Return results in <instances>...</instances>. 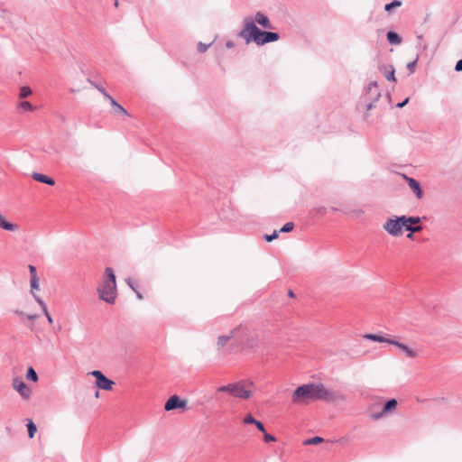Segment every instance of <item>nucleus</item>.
<instances>
[{
	"label": "nucleus",
	"mask_w": 462,
	"mask_h": 462,
	"mask_svg": "<svg viewBox=\"0 0 462 462\" xmlns=\"http://www.w3.org/2000/svg\"><path fill=\"white\" fill-rule=\"evenodd\" d=\"M331 402L335 400V393L328 390L323 383H306L298 386L291 395V402L297 405H308L315 401Z\"/></svg>",
	"instance_id": "obj_1"
},
{
	"label": "nucleus",
	"mask_w": 462,
	"mask_h": 462,
	"mask_svg": "<svg viewBox=\"0 0 462 462\" xmlns=\"http://www.w3.org/2000/svg\"><path fill=\"white\" fill-rule=\"evenodd\" d=\"M237 35L247 44L254 42L258 46L277 42L281 37L278 32L261 30L250 17H245L243 20V28Z\"/></svg>",
	"instance_id": "obj_2"
},
{
	"label": "nucleus",
	"mask_w": 462,
	"mask_h": 462,
	"mask_svg": "<svg viewBox=\"0 0 462 462\" xmlns=\"http://www.w3.org/2000/svg\"><path fill=\"white\" fill-rule=\"evenodd\" d=\"M245 383L244 381H240L236 383L220 386L217 388V392L227 393L236 398L248 399L252 393L249 390H245Z\"/></svg>",
	"instance_id": "obj_3"
},
{
	"label": "nucleus",
	"mask_w": 462,
	"mask_h": 462,
	"mask_svg": "<svg viewBox=\"0 0 462 462\" xmlns=\"http://www.w3.org/2000/svg\"><path fill=\"white\" fill-rule=\"evenodd\" d=\"M404 226L402 216H394L388 218L383 227L389 235L397 237L402 235Z\"/></svg>",
	"instance_id": "obj_4"
},
{
	"label": "nucleus",
	"mask_w": 462,
	"mask_h": 462,
	"mask_svg": "<svg viewBox=\"0 0 462 462\" xmlns=\"http://www.w3.org/2000/svg\"><path fill=\"white\" fill-rule=\"evenodd\" d=\"M99 298L109 304H114L116 298V284L103 283L97 289Z\"/></svg>",
	"instance_id": "obj_5"
},
{
	"label": "nucleus",
	"mask_w": 462,
	"mask_h": 462,
	"mask_svg": "<svg viewBox=\"0 0 462 462\" xmlns=\"http://www.w3.org/2000/svg\"><path fill=\"white\" fill-rule=\"evenodd\" d=\"M240 332L245 333V330L241 328H236L230 331L229 335H223L217 337V346L218 348L224 347L229 340H233L232 345L236 344V346H241L242 339L238 337Z\"/></svg>",
	"instance_id": "obj_6"
},
{
	"label": "nucleus",
	"mask_w": 462,
	"mask_h": 462,
	"mask_svg": "<svg viewBox=\"0 0 462 462\" xmlns=\"http://www.w3.org/2000/svg\"><path fill=\"white\" fill-rule=\"evenodd\" d=\"M90 374L96 378V385L98 389L110 391L115 384L114 381L107 378L101 371L94 370Z\"/></svg>",
	"instance_id": "obj_7"
},
{
	"label": "nucleus",
	"mask_w": 462,
	"mask_h": 462,
	"mask_svg": "<svg viewBox=\"0 0 462 462\" xmlns=\"http://www.w3.org/2000/svg\"><path fill=\"white\" fill-rule=\"evenodd\" d=\"M398 402L396 399H390L386 401L379 412L371 413L370 417L374 420H377L386 416L388 413H391L397 407Z\"/></svg>",
	"instance_id": "obj_8"
},
{
	"label": "nucleus",
	"mask_w": 462,
	"mask_h": 462,
	"mask_svg": "<svg viewBox=\"0 0 462 462\" xmlns=\"http://www.w3.org/2000/svg\"><path fill=\"white\" fill-rule=\"evenodd\" d=\"M12 385L14 389L19 393L23 399H30L32 390L22 379H20L19 377L14 378Z\"/></svg>",
	"instance_id": "obj_9"
},
{
	"label": "nucleus",
	"mask_w": 462,
	"mask_h": 462,
	"mask_svg": "<svg viewBox=\"0 0 462 462\" xmlns=\"http://www.w3.org/2000/svg\"><path fill=\"white\" fill-rule=\"evenodd\" d=\"M187 406V401L184 399H180L178 395H171L164 404V410L167 411L177 410V409H185Z\"/></svg>",
	"instance_id": "obj_10"
},
{
	"label": "nucleus",
	"mask_w": 462,
	"mask_h": 462,
	"mask_svg": "<svg viewBox=\"0 0 462 462\" xmlns=\"http://www.w3.org/2000/svg\"><path fill=\"white\" fill-rule=\"evenodd\" d=\"M405 180L407 181V184L409 185L410 189L412 190V192L415 194L417 199H422L423 197V190L421 189V186L420 182L415 180L414 178L408 177L407 175H402Z\"/></svg>",
	"instance_id": "obj_11"
},
{
	"label": "nucleus",
	"mask_w": 462,
	"mask_h": 462,
	"mask_svg": "<svg viewBox=\"0 0 462 462\" xmlns=\"http://www.w3.org/2000/svg\"><path fill=\"white\" fill-rule=\"evenodd\" d=\"M378 69L383 74L387 80L391 82H396L395 69L392 64L379 65Z\"/></svg>",
	"instance_id": "obj_12"
},
{
	"label": "nucleus",
	"mask_w": 462,
	"mask_h": 462,
	"mask_svg": "<svg viewBox=\"0 0 462 462\" xmlns=\"http://www.w3.org/2000/svg\"><path fill=\"white\" fill-rule=\"evenodd\" d=\"M254 22L255 24L258 23L264 29H273V24L271 23L270 19L262 12H257L255 14Z\"/></svg>",
	"instance_id": "obj_13"
},
{
	"label": "nucleus",
	"mask_w": 462,
	"mask_h": 462,
	"mask_svg": "<svg viewBox=\"0 0 462 462\" xmlns=\"http://www.w3.org/2000/svg\"><path fill=\"white\" fill-rule=\"evenodd\" d=\"M391 345L396 346L401 351H402L408 357L413 358L417 356V352L410 348L407 345L401 343L395 339L391 342Z\"/></svg>",
	"instance_id": "obj_14"
},
{
	"label": "nucleus",
	"mask_w": 462,
	"mask_h": 462,
	"mask_svg": "<svg viewBox=\"0 0 462 462\" xmlns=\"http://www.w3.org/2000/svg\"><path fill=\"white\" fill-rule=\"evenodd\" d=\"M32 178L38 182L44 183L50 186H53L55 184V180L51 177L44 175L39 172H32Z\"/></svg>",
	"instance_id": "obj_15"
},
{
	"label": "nucleus",
	"mask_w": 462,
	"mask_h": 462,
	"mask_svg": "<svg viewBox=\"0 0 462 462\" xmlns=\"http://www.w3.org/2000/svg\"><path fill=\"white\" fill-rule=\"evenodd\" d=\"M33 298L34 300H36V302L40 305L44 316L46 317L48 322L50 324H52L53 323V319L51 317V315L50 314L49 310H48V308H47V305L46 303L42 300V299L37 295V294H33Z\"/></svg>",
	"instance_id": "obj_16"
},
{
	"label": "nucleus",
	"mask_w": 462,
	"mask_h": 462,
	"mask_svg": "<svg viewBox=\"0 0 462 462\" xmlns=\"http://www.w3.org/2000/svg\"><path fill=\"white\" fill-rule=\"evenodd\" d=\"M244 329L245 330V333L240 332V334H238V337L242 339L243 342L241 345H245L248 348H254L256 346V340L254 337H248L247 330L245 328Z\"/></svg>",
	"instance_id": "obj_17"
},
{
	"label": "nucleus",
	"mask_w": 462,
	"mask_h": 462,
	"mask_svg": "<svg viewBox=\"0 0 462 462\" xmlns=\"http://www.w3.org/2000/svg\"><path fill=\"white\" fill-rule=\"evenodd\" d=\"M364 337L366 338V339L374 341V342L388 343V344H391V342H393V340L391 337L381 336V335H377V334H372V333L365 334L364 336Z\"/></svg>",
	"instance_id": "obj_18"
},
{
	"label": "nucleus",
	"mask_w": 462,
	"mask_h": 462,
	"mask_svg": "<svg viewBox=\"0 0 462 462\" xmlns=\"http://www.w3.org/2000/svg\"><path fill=\"white\" fill-rule=\"evenodd\" d=\"M387 42L392 45H399L402 43V37L394 31H389L386 34Z\"/></svg>",
	"instance_id": "obj_19"
},
{
	"label": "nucleus",
	"mask_w": 462,
	"mask_h": 462,
	"mask_svg": "<svg viewBox=\"0 0 462 462\" xmlns=\"http://www.w3.org/2000/svg\"><path fill=\"white\" fill-rule=\"evenodd\" d=\"M0 227L6 231H15L18 229V226L16 224L7 221L6 218L1 214H0Z\"/></svg>",
	"instance_id": "obj_20"
},
{
	"label": "nucleus",
	"mask_w": 462,
	"mask_h": 462,
	"mask_svg": "<svg viewBox=\"0 0 462 462\" xmlns=\"http://www.w3.org/2000/svg\"><path fill=\"white\" fill-rule=\"evenodd\" d=\"M107 100H109L116 114H120V115H125V116H130L129 113L125 110V108L124 106H122L119 103H117L112 97H111V98H108Z\"/></svg>",
	"instance_id": "obj_21"
},
{
	"label": "nucleus",
	"mask_w": 462,
	"mask_h": 462,
	"mask_svg": "<svg viewBox=\"0 0 462 462\" xmlns=\"http://www.w3.org/2000/svg\"><path fill=\"white\" fill-rule=\"evenodd\" d=\"M103 283L116 284V275L111 267H106L105 269V279H104Z\"/></svg>",
	"instance_id": "obj_22"
},
{
	"label": "nucleus",
	"mask_w": 462,
	"mask_h": 462,
	"mask_svg": "<svg viewBox=\"0 0 462 462\" xmlns=\"http://www.w3.org/2000/svg\"><path fill=\"white\" fill-rule=\"evenodd\" d=\"M402 221L404 223V225H417V224H420V222L421 221V217H414V216H405V215H402Z\"/></svg>",
	"instance_id": "obj_23"
},
{
	"label": "nucleus",
	"mask_w": 462,
	"mask_h": 462,
	"mask_svg": "<svg viewBox=\"0 0 462 462\" xmlns=\"http://www.w3.org/2000/svg\"><path fill=\"white\" fill-rule=\"evenodd\" d=\"M402 2L401 0H393L389 4L384 5V11L387 13H391L393 9L402 6Z\"/></svg>",
	"instance_id": "obj_24"
},
{
	"label": "nucleus",
	"mask_w": 462,
	"mask_h": 462,
	"mask_svg": "<svg viewBox=\"0 0 462 462\" xmlns=\"http://www.w3.org/2000/svg\"><path fill=\"white\" fill-rule=\"evenodd\" d=\"M324 442V439L319 436H315L313 438L307 439L303 441V445L310 446V445H318Z\"/></svg>",
	"instance_id": "obj_25"
},
{
	"label": "nucleus",
	"mask_w": 462,
	"mask_h": 462,
	"mask_svg": "<svg viewBox=\"0 0 462 462\" xmlns=\"http://www.w3.org/2000/svg\"><path fill=\"white\" fill-rule=\"evenodd\" d=\"M88 81L95 88H97L102 95L105 97V98L108 99L111 98V96L109 93L100 85L96 83L95 81L91 80L90 79H88Z\"/></svg>",
	"instance_id": "obj_26"
},
{
	"label": "nucleus",
	"mask_w": 462,
	"mask_h": 462,
	"mask_svg": "<svg viewBox=\"0 0 462 462\" xmlns=\"http://www.w3.org/2000/svg\"><path fill=\"white\" fill-rule=\"evenodd\" d=\"M26 427L29 438L32 439L37 431V427L35 423L32 420H29L26 424Z\"/></svg>",
	"instance_id": "obj_27"
},
{
	"label": "nucleus",
	"mask_w": 462,
	"mask_h": 462,
	"mask_svg": "<svg viewBox=\"0 0 462 462\" xmlns=\"http://www.w3.org/2000/svg\"><path fill=\"white\" fill-rule=\"evenodd\" d=\"M38 374L32 366H29L26 372V379L32 382L38 381Z\"/></svg>",
	"instance_id": "obj_28"
},
{
	"label": "nucleus",
	"mask_w": 462,
	"mask_h": 462,
	"mask_svg": "<svg viewBox=\"0 0 462 462\" xmlns=\"http://www.w3.org/2000/svg\"><path fill=\"white\" fill-rule=\"evenodd\" d=\"M380 97H381V93L379 91H375L373 100H371L370 102H368L366 104V110L369 111V110L374 108L375 103L379 100Z\"/></svg>",
	"instance_id": "obj_29"
},
{
	"label": "nucleus",
	"mask_w": 462,
	"mask_h": 462,
	"mask_svg": "<svg viewBox=\"0 0 462 462\" xmlns=\"http://www.w3.org/2000/svg\"><path fill=\"white\" fill-rule=\"evenodd\" d=\"M419 59H420V56H419V54H417L416 58L412 61H411L407 64L406 68L409 70V75H411L415 72Z\"/></svg>",
	"instance_id": "obj_30"
},
{
	"label": "nucleus",
	"mask_w": 462,
	"mask_h": 462,
	"mask_svg": "<svg viewBox=\"0 0 462 462\" xmlns=\"http://www.w3.org/2000/svg\"><path fill=\"white\" fill-rule=\"evenodd\" d=\"M404 229L411 233H418L423 229V226L420 224L417 225H405Z\"/></svg>",
	"instance_id": "obj_31"
},
{
	"label": "nucleus",
	"mask_w": 462,
	"mask_h": 462,
	"mask_svg": "<svg viewBox=\"0 0 462 462\" xmlns=\"http://www.w3.org/2000/svg\"><path fill=\"white\" fill-rule=\"evenodd\" d=\"M32 94V89L28 86H23L20 88L19 97L20 98H25Z\"/></svg>",
	"instance_id": "obj_32"
},
{
	"label": "nucleus",
	"mask_w": 462,
	"mask_h": 462,
	"mask_svg": "<svg viewBox=\"0 0 462 462\" xmlns=\"http://www.w3.org/2000/svg\"><path fill=\"white\" fill-rule=\"evenodd\" d=\"M294 228V223L293 222H287L285 223L282 227L280 229L279 232L281 233H288L292 231Z\"/></svg>",
	"instance_id": "obj_33"
},
{
	"label": "nucleus",
	"mask_w": 462,
	"mask_h": 462,
	"mask_svg": "<svg viewBox=\"0 0 462 462\" xmlns=\"http://www.w3.org/2000/svg\"><path fill=\"white\" fill-rule=\"evenodd\" d=\"M19 106L24 111H32L34 109V106L29 101H22Z\"/></svg>",
	"instance_id": "obj_34"
},
{
	"label": "nucleus",
	"mask_w": 462,
	"mask_h": 462,
	"mask_svg": "<svg viewBox=\"0 0 462 462\" xmlns=\"http://www.w3.org/2000/svg\"><path fill=\"white\" fill-rule=\"evenodd\" d=\"M211 44L212 43L206 44V43L199 42L198 43L197 50L199 53H203L211 46Z\"/></svg>",
	"instance_id": "obj_35"
},
{
	"label": "nucleus",
	"mask_w": 462,
	"mask_h": 462,
	"mask_svg": "<svg viewBox=\"0 0 462 462\" xmlns=\"http://www.w3.org/2000/svg\"><path fill=\"white\" fill-rule=\"evenodd\" d=\"M30 283H31V291H32V294H35L33 292V290H39V279L38 278H33V279H30Z\"/></svg>",
	"instance_id": "obj_36"
},
{
	"label": "nucleus",
	"mask_w": 462,
	"mask_h": 462,
	"mask_svg": "<svg viewBox=\"0 0 462 462\" xmlns=\"http://www.w3.org/2000/svg\"><path fill=\"white\" fill-rule=\"evenodd\" d=\"M263 433V441L264 442L270 443V442L276 441V438L273 435L267 433L266 430Z\"/></svg>",
	"instance_id": "obj_37"
},
{
	"label": "nucleus",
	"mask_w": 462,
	"mask_h": 462,
	"mask_svg": "<svg viewBox=\"0 0 462 462\" xmlns=\"http://www.w3.org/2000/svg\"><path fill=\"white\" fill-rule=\"evenodd\" d=\"M378 87V84H377V81H371L367 87L365 88L364 89V94L365 95H367L368 93H370L372 91V88H377Z\"/></svg>",
	"instance_id": "obj_38"
},
{
	"label": "nucleus",
	"mask_w": 462,
	"mask_h": 462,
	"mask_svg": "<svg viewBox=\"0 0 462 462\" xmlns=\"http://www.w3.org/2000/svg\"><path fill=\"white\" fill-rule=\"evenodd\" d=\"M278 231L274 230L271 235H264L263 238L266 242H272L278 237Z\"/></svg>",
	"instance_id": "obj_39"
},
{
	"label": "nucleus",
	"mask_w": 462,
	"mask_h": 462,
	"mask_svg": "<svg viewBox=\"0 0 462 462\" xmlns=\"http://www.w3.org/2000/svg\"><path fill=\"white\" fill-rule=\"evenodd\" d=\"M313 210L316 212L317 215L321 216V217L326 215V213H327V208L323 206L316 207L313 208Z\"/></svg>",
	"instance_id": "obj_40"
},
{
	"label": "nucleus",
	"mask_w": 462,
	"mask_h": 462,
	"mask_svg": "<svg viewBox=\"0 0 462 462\" xmlns=\"http://www.w3.org/2000/svg\"><path fill=\"white\" fill-rule=\"evenodd\" d=\"M256 420H255L254 416L250 413L244 418V423L245 424H254Z\"/></svg>",
	"instance_id": "obj_41"
},
{
	"label": "nucleus",
	"mask_w": 462,
	"mask_h": 462,
	"mask_svg": "<svg viewBox=\"0 0 462 462\" xmlns=\"http://www.w3.org/2000/svg\"><path fill=\"white\" fill-rule=\"evenodd\" d=\"M28 269H29V272H30V279L38 278L37 277V273H36V268H35L34 265L30 264L28 266Z\"/></svg>",
	"instance_id": "obj_42"
},
{
	"label": "nucleus",
	"mask_w": 462,
	"mask_h": 462,
	"mask_svg": "<svg viewBox=\"0 0 462 462\" xmlns=\"http://www.w3.org/2000/svg\"><path fill=\"white\" fill-rule=\"evenodd\" d=\"M254 425L257 428V430H260L261 432H264L265 431L264 425H263V423L262 421L256 420L254 422Z\"/></svg>",
	"instance_id": "obj_43"
},
{
	"label": "nucleus",
	"mask_w": 462,
	"mask_h": 462,
	"mask_svg": "<svg viewBox=\"0 0 462 462\" xmlns=\"http://www.w3.org/2000/svg\"><path fill=\"white\" fill-rule=\"evenodd\" d=\"M409 100H410V98H409V97H406L403 101L399 102V103L396 105V106H397L398 108H402V107H404V106L409 103Z\"/></svg>",
	"instance_id": "obj_44"
},
{
	"label": "nucleus",
	"mask_w": 462,
	"mask_h": 462,
	"mask_svg": "<svg viewBox=\"0 0 462 462\" xmlns=\"http://www.w3.org/2000/svg\"><path fill=\"white\" fill-rule=\"evenodd\" d=\"M455 70L457 72L462 71V59L457 61L456 66H455Z\"/></svg>",
	"instance_id": "obj_45"
},
{
	"label": "nucleus",
	"mask_w": 462,
	"mask_h": 462,
	"mask_svg": "<svg viewBox=\"0 0 462 462\" xmlns=\"http://www.w3.org/2000/svg\"><path fill=\"white\" fill-rule=\"evenodd\" d=\"M125 282L127 283V285L133 290V291H135V288H134V282L131 278H127L125 279Z\"/></svg>",
	"instance_id": "obj_46"
},
{
	"label": "nucleus",
	"mask_w": 462,
	"mask_h": 462,
	"mask_svg": "<svg viewBox=\"0 0 462 462\" xmlns=\"http://www.w3.org/2000/svg\"><path fill=\"white\" fill-rule=\"evenodd\" d=\"M226 48H228V49L234 48V47H235V42H234L233 41H227V42H226Z\"/></svg>",
	"instance_id": "obj_47"
},
{
	"label": "nucleus",
	"mask_w": 462,
	"mask_h": 462,
	"mask_svg": "<svg viewBox=\"0 0 462 462\" xmlns=\"http://www.w3.org/2000/svg\"><path fill=\"white\" fill-rule=\"evenodd\" d=\"M38 315L37 314H30V315H27L26 318L30 320H34L36 319H38Z\"/></svg>",
	"instance_id": "obj_48"
},
{
	"label": "nucleus",
	"mask_w": 462,
	"mask_h": 462,
	"mask_svg": "<svg viewBox=\"0 0 462 462\" xmlns=\"http://www.w3.org/2000/svg\"><path fill=\"white\" fill-rule=\"evenodd\" d=\"M134 291L135 292L138 299H140V300L143 299V295L140 291H138L136 289Z\"/></svg>",
	"instance_id": "obj_49"
},
{
	"label": "nucleus",
	"mask_w": 462,
	"mask_h": 462,
	"mask_svg": "<svg viewBox=\"0 0 462 462\" xmlns=\"http://www.w3.org/2000/svg\"><path fill=\"white\" fill-rule=\"evenodd\" d=\"M288 296H289L290 298H294V297H295V294H294V292H293L291 290H289V291H288Z\"/></svg>",
	"instance_id": "obj_50"
},
{
	"label": "nucleus",
	"mask_w": 462,
	"mask_h": 462,
	"mask_svg": "<svg viewBox=\"0 0 462 462\" xmlns=\"http://www.w3.org/2000/svg\"><path fill=\"white\" fill-rule=\"evenodd\" d=\"M413 237H414V233H411V232H409V233L407 234V238H409V239H413Z\"/></svg>",
	"instance_id": "obj_51"
},
{
	"label": "nucleus",
	"mask_w": 462,
	"mask_h": 462,
	"mask_svg": "<svg viewBox=\"0 0 462 462\" xmlns=\"http://www.w3.org/2000/svg\"><path fill=\"white\" fill-rule=\"evenodd\" d=\"M16 313H17L19 316H21V317H23V312H22V311H16Z\"/></svg>",
	"instance_id": "obj_52"
},
{
	"label": "nucleus",
	"mask_w": 462,
	"mask_h": 462,
	"mask_svg": "<svg viewBox=\"0 0 462 462\" xmlns=\"http://www.w3.org/2000/svg\"><path fill=\"white\" fill-rule=\"evenodd\" d=\"M95 396H96V397H98V396H99V392H98V391H97V392H96Z\"/></svg>",
	"instance_id": "obj_53"
},
{
	"label": "nucleus",
	"mask_w": 462,
	"mask_h": 462,
	"mask_svg": "<svg viewBox=\"0 0 462 462\" xmlns=\"http://www.w3.org/2000/svg\"><path fill=\"white\" fill-rule=\"evenodd\" d=\"M115 5H116V6H117V5H118V1H117V0H116V2H115Z\"/></svg>",
	"instance_id": "obj_54"
}]
</instances>
